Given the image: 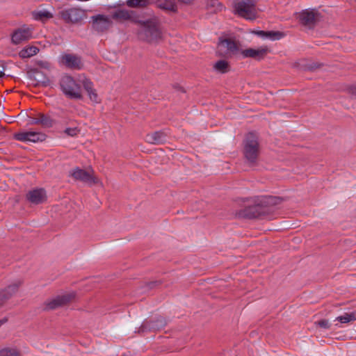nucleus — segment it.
Returning <instances> with one entry per match:
<instances>
[{
	"instance_id": "obj_22",
	"label": "nucleus",
	"mask_w": 356,
	"mask_h": 356,
	"mask_svg": "<svg viewBox=\"0 0 356 356\" xmlns=\"http://www.w3.org/2000/svg\"><path fill=\"white\" fill-rule=\"evenodd\" d=\"M296 15L301 25L310 27L312 24V10H309V9H305Z\"/></svg>"
},
{
	"instance_id": "obj_7",
	"label": "nucleus",
	"mask_w": 356,
	"mask_h": 356,
	"mask_svg": "<svg viewBox=\"0 0 356 356\" xmlns=\"http://www.w3.org/2000/svg\"><path fill=\"white\" fill-rule=\"evenodd\" d=\"M70 176L74 180L81 181L88 186L100 183L99 179L93 175L92 170L86 171L77 167L70 171Z\"/></svg>"
},
{
	"instance_id": "obj_8",
	"label": "nucleus",
	"mask_w": 356,
	"mask_h": 356,
	"mask_svg": "<svg viewBox=\"0 0 356 356\" xmlns=\"http://www.w3.org/2000/svg\"><path fill=\"white\" fill-rule=\"evenodd\" d=\"M75 298L74 292L58 295L54 298L47 300L44 303V310H53L63 307L72 301Z\"/></svg>"
},
{
	"instance_id": "obj_33",
	"label": "nucleus",
	"mask_w": 356,
	"mask_h": 356,
	"mask_svg": "<svg viewBox=\"0 0 356 356\" xmlns=\"http://www.w3.org/2000/svg\"><path fill=\"white\" fill-rule=\"evenodd\" d=\"M80 130L76 127L66 128L64 133L70 136H76L79 134Z\"/></svg>"
},
{
	"instance_id": "obj_40",
	"label": "nucleus",
	"mask_w": 356,
	"mask_h": 356,
	"mask_svg": "<svg viewBox=\"0 0 356 356\" xmlns=\"http://www.w3.org/2000/svg\"><path fill=\"white\" fill-rule=\"evenodd\" d=\"M7 321H8V318L7 317H4L3 318L1 319L0 320V327L2 325H3L4 323H6Z\"/></svg>"
},
{
	"instance_id": "obj_32",
	"label": "nucleus",
	"mask_w": 356,
	"mask_h": 356,
	"mask_svg": "<svg viewBox=\"0 0 356 356\" xmlns=\"http://www.w3.org/2000/svg\"><path fill=\"white\" fill-rule=\"evenodd\" d=\"M127 4L131 8L145 7L148 4L147 0H127Z\"/></svg>"
},
{
	"instance_id": "obj_29",
	"label": "nucleus",
	"mask_w": 356,
	"mask_h": 356,
	"mask_svg": "<svg viewBox=\"0 0 356 356\" xmlns=\"http://www.w3.org/2000/svg\"><path fill=\"white\" fill-rule=\"evenodd\" d=\"M38 117L39 124L42 125L43 127L49 128L52 127L53 120L49 115H44L43 113H39Z\"/></svg>"
},
{
	"instance_id": "obj_39",
	"label": "nucleus",
	"mask_w": 356,
	"mask_h": 356,
	"mask_svg": "<svg viewBox=\"0 0 356 356\" xmlns=\"http://www.w3.org/2000/svg\"><path fill=\"white\" fill-rule=\"evenodd\" d=\"M178 1L183 3L189 4V3H191L194 0H178Z\"/></svg>"
},
{
	"instance_id": "obj_23",
	"label": "nucleus",
	"mask_w": 356,
	"mask_h": 356,
	"mask_svg": "<svg viewBox=\"0 0 356 356\" xmlns=\"http://www.w3.org/2000/svg\"><path fill=\"white\" fill-rule=\"evenodd\" d=\"M33 18L35 20L44 22L53 17V14L49 11L42 10L32 12Z\"/></svg>"
},
{
	"instance_id": "obj_1",
	"label": "nucleus",
	"mask_w": 356,
	"mask_h": 356,
	"mask_svg": "<svg viewBox=\"0 0 356 356\" xmlns=\"http://www.w3.org/2000/svg\"><path fill=\"white\" fill-rule=\"evenodd\" d=\"M243 154L245 162L249 165H256L260 154L258 136L254 133H248L243 140Z\"/></svg>"
},
{
	"instance_id": "obj_30",
	"label": "nucleus",
	"mask_w": 356,
	"mask_h": 356,
	"mask_svg": "<svg viewBox=\"0 0 356 356\" xmlns=\"http://www.w3.org/2000/svg\"><path fill=\"white\" fill-rule=\"evenodd\" d=\"M284 33L278 31H266V39L270 40H279L284 37Z\"/></svg>"
},
{
	"instance_id": "obj_3",
	"label": "nucleus",
	"mask_w": 356,
	"mask_h": 356,
	"mask_svg": "<svg viewBox=\"0 0 356 356\" xmlns=\"http://www.w3.org/2000/svg\"><path fill=\"white\" fill-rule=\"evenodd\" d=\"M234 13L246 19L253 20L257 15L256 0H233Z\"/></svg>"
},
{
	"instance_id": "obj_2",
	"label": "nucleus",
	"mask_w": 356,
	"mask_h": 356,
	"mask_svg": "<svg viewBox=\"0 0 356 356\" xmlns=\"http://www.w3.org/2000/svg\"><path fill=\"white\" fill-rule=\"evenodd\" d=\"M59 86L65 97L71 99H82L81 85L70 75L65 74L59 80Z\"/></svg>"
},
{
	"instance_id": "obj_28",
	"label": "nucleus",
	"mask_w": 356,
	"mask_h": 356,
	"mask_svg": "<svg viewBox=\"0 0 356 356\" xmlns=\"http://www.w3.org/2000/svg\"><path fill=\"white\" fill-rule=\"evenodd\" d=\"M335 321H338L341 323H348L355 321H356V312L344 313L343 315L337 317Z\"/></svg>"
},
{
	"instance_id": "obj_26",
	"label": "nucleus",
	"mask_w": 356,
	"mask_h": 356,
	"mask_svg": "<svg viewBox=\"0 0 356 356\" xmlns=\"http://www.w3.org/2000/svg\"><path fill=\"white\" fill-rule=\"evenodd\" d=\"M213 70L218 73L225 74L230 70V66L227 61L220 60L213 65Z\"/></svg>"
},
{
	"instance_id": "obj_38",
	"label": "nucleus",
	"mask_w": 356,
	"mask_h": 356,
	"mask_svg": "<svg viewBox=\"0 0 356 356\" xmlns=\"http://www.w3.org/2000/svg\"><path fill=\"white\" fill-rule=\"evenodd\" d=\"M350 92L352 95H353L356 97V86L351 87L350 89Z\"/></svg>"
},
{
	"instance_id": "obj_19",
	"label": "nucleus",
	"mask_w": 356,
	"mask_h": 356,
	"mask_svg": "<svg viewBox=\"0 0 356 356\" xmlns=\"http://www.w3.org/2000/svg\"><path fill=\"white\" fill-rule=\"evenodd\" d=\"M80 82L83 85V87L86 90L89 98L93 102L97 101V94L95 90L93 88L92 82L86 76H83L82 79H80Z\"/></svg>"
},
{
	"instance_id": "obj_34",
	"label": "nucleus",
	"mask_w": 356,
	"mask_h": 356,
	"mask_svg": "<svg viewBox=\"0 0 356 356\" xmlns=\"http://www.w3.org/2000/svg\"><path fill=\"white\" fill-rule=\"evenodd\" d=\"M316 325H318V326H320L321 327H323V328H325V329H328L330 327V323H329V321L327 320H321L318 322H316L315 323Z\"/></svg>"
},
{
	"instance_id": "obj_16",
	"label": "nucleus",
	"mask_w": 356,
	"mask_h": 356,
	"mask_svg": "<svg viewBox=\"0 0 356 356\" xmlns=\"http://www.w3.org/2000/svg\"><path fill=\"white\" fill-rule=\"evenodd\" d=\"M32 38V31L29 28H20L15 31L12 35V42L15 44H18L24 41H26Z\"/></svg>"
},
{
	"instance_id": "obj_36",
	"label": "nucleus",
	"mask_w": 356,
	"mask_h": 356,
	"mask_svg": "<svg viewBox=\"0 0 356 356\" xmlns=\"http://www.w3.org/2000/svg\"><path fill=\"white\" fill-rule=\"evenodd\" d=\"M29 124H39L38 117L37 116L35 118H31Z\"/></svg>"
},
{
	"instance_id": "obj_21",
	"label": "nucleus",
	"mask_w": 356,
	"mask_h": 356,
	"mask_svg": "<svg viewBox=\"0 0 356 356\" xmlns=\"http://www.w3.org/2000/svg\"><path fill=\"white\" fill-rule=\"evenodd\" d=\"M166 324V320L162 316H159L155 321L145 323L143 326L149 330H159L163 328Z\"/></svg>"
},
{
	"instance_id": "obj_35",
	"label": "nucleus",
	"mask_w": 356,
	"mask_h": 356,
	"mask_svg": "<svg viewBox=\"0 0 356 356\" xmlns=\"http://www.w3.org/2000/svg\"><path fill=\"white\" fill-rule=\"evenodd\" d=\"M254 33L262 38H266V31H258L254 32Z\"/></svg>"
},
{
	"instance_id": "obj_9",
	"label": "nucleus",
	"mask_w": 356,
	"mask_h": 356,
	"mask_svg": "<svg viewBox=\"0 0 356 356\" xmlns=\"http://www.w3.org/2000/svg\"><path fill=\"white\" fill-rule=\"evenodd\" d=\"M92 29L97 33L107 31L113 25L111 18L104 15H97L91 17Z\"/></svg>"
},
{
	"instance_id": "obj_14",
	"label": "nucleus",
	"mask_w": 356,
	"mask_h": 356,
	"mask_svg": "<svg viewBox=\"0 0 356 356\" xmlns=\"http://www.w3.org/2000/svg\"><path fill=\"white\" fill-rule=\"evenodd\" d=\"M30 83L35 86H47L49 83V79L40 70H33L27 74Z\"/></svg>"
},
{
	"instance_id": "obj_6",
	"label": "nucleus",
	"mask_w": 356,
	"mask_h": 356,
	"mask_svg": "<svg viewBox=\"0 0 356 356\" xmlns=\"http://www.w3.org/2000/svg\"><path fill=\"white\" fill-rule=\"evenodd\" d=\"M238 51L239 47L238 42L229 38L220 39L217 47V54L219 56L230 58Z\"/></svg>"
},
{
	"instance_id": "obj_17",
	"label": "nucleus",
	"mask_w": 356,
	"mask_h": 356,
	"mask_svg": "<svg viewBox=\"0 0 356 356\" xmlns=\"http://www.w3.org/2000/svg\"><path fill=\"white\" fill-rule=\"evenodd\" d=\"M168 134L164 131H157L146 135L145 140L151 144L159 145L167 140Z\"/></svg>"
},
{
	"instance_id": "obj_11",
	"label": "nucleus",
	"mask_w": 356,
	"mask_h": 356,
	"mask_svg": "<svg viewBox=\"0 0 356 356\" xmlns=\"http://www.w3.org/2000/svg\"><path fill=\"white\" fill-rule=\"evenodd\" d=\"M60 63L66 67L71 70H79L83 67L81 58L73 54H64L61 55Z\"/></svg>"
},
{
	"instance_id": "obj_15",
	"label": "nucleus",
	"mask_w": 356,
	"mask_h": 356,
	"mask_svg": "<svg viewBox=\"0 0 356 356\" xmlns=\"http://www.w3.org/2000/svg\"><path fill=\"white\" fill-rule=\"evenodd\" d=\"M269 51V49L267 46H263L258 49H246L242 50L241 53L244 58H252L260 60L263 59Z\"/></svg>"
},
{
	"instance_id": "obj_37",
	"label": "nucleus",
	"mask_w": 356,
	"mask_h": 356,
	"mask_svg": "<svg viewBox=\"0 0 356 356\" xmlns=\"http://www.w3.org/2000/svg\"><path fill=\"white\" fill-rule=\"evenodd\" d=\"M312 16H313V23H314L315 21L318 20V14L317 13H316L314 10H313V14H312Z\"/></svg>"
},
{
	"instance_id": "obj_13",
	"label": "nucleus",
	"mask_w": 356,
	"mask_h": 356,
	"mask_svg": "<svg viewBox=\"0 0 356 356\" xmlns=\"http://www.w3.org/2000/svg\"><path fill=\"white\" fill-rule=\"evenodd\" d=\"M26 199L33 204H40L46 202L47 193L43 188H34L26 194Z\"/></svg>"
},
{
	"instance_id": "obj_10",
	"label": "nucleus",
	"mask_w": 356,
	"mask_h": 356,
	"mask_svg": "<svg viewBox=\"0 0 356 356\" xmlns=\"http://www.w3.org/2000/svg\"><path fill=\"white\" fill-rule=\"evenodd\" d=\"M264 208L259 203L248 205L237 211L236 216L241 218H256L264 213Z\"/></svg>"
},
{
	"instance_id": "obj_4",
	"label": "nucleus",
	"mask_w": 356,
	"mask_h": 356,
	"mask_svg": "<svg viewBox=\"0 0 356 356\" xmlns=\"http://www.w3.org/2000/svg\"><path fill=\"white\" fill-rule=\"evenodd\" d=\"M138 35L140 39L148 42H156L161 38V30L154 21H147L141 24Z\"/></svg>"
},
{
	"instance_id": "obj_5",
	"label": "nucleus",
	"mask_w": 356,
	"mask_h": 356,
	"mask_svg": "<svg viewBox=\"0 0 356 356\" xmlns=\"http://www.w3.org/2000/svg\"><path fill=\"white\" fill-rule=\"evenodd\" d=\"M59 15L65 23L78 24L86 18V12L80 8L72 7L63 9Z\"/></svg>"
},
{
	"instance_id": "obj_12",
	"label": "nucleus",
	"mask_w": 356,
	"mask_h": 356,
	"mask_svg": "<svg viewBox=\"0 0 356 356\" xmlns=\"http://www.w3.org/2000/svg\"><path fill=\"white\" fill-rule=\"evenodd\" d=\"M14 138L22 142L38 143L44 141L46 139V135L42 132L23 131L15 134Z\"/></svg>"
},
{
	"instance_id": "obj_41",
	"label": "nucleus",
	"mask_w": 356,
	"mask_h": 356,
	"mask_svg": "<svg viewBox=\"0 0 356 356\" xmlns=\"http://www.w3.org/2000/svg\"><path fill=\"white\" fill-rule=\"evenodd\" d=\"M4 76H5L4 67H3L2 70H0V79L3 77Z\"/></svg>"
},
{
	"instance_id": "obj_24",
	"label": "nucleus",
	"mask_w": 356,
	"mask_h": 356,
	"mask_svg": "<svg viewBox=\"0 0 356 356\" xmlns=\"http://www.w3.org/2000/svg\"><path fill=\"white\" fill-rule=\"evenodd\" d=\"M156 6L163 10L169 11H176L177 6L174 0H157Z\"/></svg>"
},
{
	"instance_id": "obj_25",
	"label": "nucleus",
	"mask_w": 356,
	"mask_h": 356,
	"mask_svg": "<svg viewBox=\"0 0 356 356\" xmlns=\"http://www.w3.org/2000/svg\"><path fill=\"white\" fill-rule=\"evenodd\" d=\"M206 6L207 9L213 13L220 12L225 8L218 0H206Z\"/></svg>"
},
{
	"instance_id": "obj_20",
	"label": "nucleus",
	"mask_w": 356,
	"mask_h": 356,
	"mask_svg": "<svg viewBox=\"0 0 356 356\" xmlns=\"http://www.w3.org/2000/svg\"><path fill=\"white\" fill-rule=\"evenodd\" d=\"M133 11H129L125 9H118L112 13L111 18L120 22H124L131 19L133 17Z\"/></svg>"
},
{
	"instance_id": "obj_18",
	"label": "nucleus",
	"mask_w": 356,
	"mask_h": 356,
	"mask_svg": "<svg viewBox=\"0 0 356 356\" xmlns=\"http://www.w3.org/2000/svg\"><path fill=\"white\" fill-rule=\"evenodd\" d=\"M19 284L20 282L10 284L0 291V307L17 291Z\"/></svg>"
},
{
	"instance_id": "obj_31",
	"label": "nucleus",
	"mask_w": 356,
	"mask_h": 356,
	"mask_svg": "<svg viewBox=\"0 0 356 356\" xmlns=\"http://www.w3.org/2000/svg\"><path fill=\"white\" fill-rule=\"evenodd\" d=\"M0 356H19V352L16 348H6L0 350Z\"/></svg>"
},
{
	"instance_id": "obj_27",
	"label": "nucleus",
	"mask_w": 356,
	"mask_h": 356,
	"mask_svg": "<svg viewBox=\"0 0 356 356\" xmlns=\"http://www.w3.org/2000/svg\"><path fill=\"white\" fill-rule=\"evenodd\" d=\"M39 49L37 47L29 46L22 49L19 55L22 58H27L36 55Z\"/></svg>"
}]
</instances>
